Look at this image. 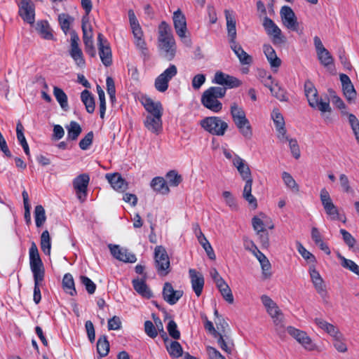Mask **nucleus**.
<instances>
[{
	"mask_svg": "<svg viewBox=\"0 0 359 359\" xmlns=\"http://www.w3.org/2000/svg\"><path fill=\"white\" fill-rule=\"evenodd\" d=\"M305 95L307 97L309 104L311 107L316 109L321 112V116L326 123L332 122L330 113L332 111L329 101L323 102L318 97V93L313 83L306 81L304 83Z\"/></svg>",
	"mask_w": 359,
	"mask_h": 359,
	"instance_id": "1",
	"label": "nucleus"
},
{
	"mask_svg": "<svg viewBox=\"0 0 359 359\" xmlns=\"http://www.w3.org/2000/svg\"><path fill=\"white\" fill-rule=\"evenodd\" d=\"M226 93V88L212 86L205 90L201 98V104L208 109L218 113L222 109V103L219 99L223 98Z\"/></svg>",
	"mask_w": 359,
	"mask_h": 359,
	"instance_id": "2",
	"label": "nucleus"
},
{
	"mask_svg": "<svg viewBox=\"0 0 359 359\" xmlns=\"http://www.w3.org/2000/svg\"><path fill=\"white\" fill-rule=\"evenodd\" d=\"M230 112L232 119L241 134L246 139L250 140L252 137V128L250 121L246 118L245 112L241 107L236 102L231 104Z\"/></svg>",
	"mask_w": 359,
	"mask_h": 359,
	"instance_id": "3",
	"label": "nucleus"
},
{
	"mask_svg": "<svg viewBox=\"0 0 359 359\" xmlns=\"http://www.w3.org/2000/svg\"><path fill=\"white\" fill-rule=\"evenodd\" d=\"M201 126L213 135L222 136L228 128L226 122L217 116H209L200 121Z\"/></svg>",
	"mask_w": 359,
	"mask_h": 359,
	"instance_id": "4",
	"label": "nucleus"
},
{
	"mask_svg": "<svg viewBox=\"0 0 359 359\" xmlns=\"http://www.w3.org/2000/svg\"><path fill=\"white\" fill-rule=\"evenodd\" d=\"M154 259L158 273L160 276H166L169 273L170 264L168 253L163 246L158 245L155 248Z\"/></svg>",
	"mask_w": 359,
	"mask_h": 359,
	"instance_id": "5",
	"label": "nucleus"
},
{
	"mask_svg": "<svg viewBox=\"0 0 359 359\" xmlns=\"http://www.w3.org/2000/svg\"><path fill=\"white\" fill-rule=\"evenodd\" d=\"M280 15L283 24L287 29L300 35L303 34V29L299 27L295 13L290 6H283L280 9Z\"/></svg>",
	"mask_w": 359,
	"mask_h": 359,
	"instance_id": "6",
	"label": "nucleus"
},
{
	"mask_svg": "<svg viewBox=\"0 0 359 359\" xmlns=\"http://www.w3.org/2000/svg\"><path fill=\"white\" fill-rule=\"evenodd\" d=\"M320 199L325 213L331 220L341 219L338 208L334 204L329 192L325 188L320 190Z\"/></svg>",
	"mask_w": 359,
	"mask_h": 359,
	"instance_id": "7",
	"label": "nucleus"
},
{
	"mask_svg": "<svg viewBox=\"0 0 359 359\" xmlns=\"http://www.w3.org/2000/svg\"><path fill=\"white\" fill-rule=\"evenodd\" d=\"M90 176L86 173L81 174L73 180L72 185L74 189L77 198L81 203L86 200Z\"/></svg>",
	"mask_w": 359,
	"mask_h": 359,
	"instance_id": "8",
	"label": "nucleus"
},
{
	"mask_svg": "<svg viewBox=\"0 0 359 359\" xmlns=\"http://www.w3.org/2000/svg\"><path fill=\"white\" fill-rule=\"evenodd\" d=\"M172 19L177 34L184 43L189 45L191 43V40L186 36L187 28L184 15L180 9H178L174 12Z\"/></svg>",
	"mask_w": 359,
	"mask_h": 359,
	"instance_id": "9",
	"label": "nucleus"
},
{
	"mask_svg": "<svg viewBox=\"0 0 359 359\" xmlns=\"http://www.w3.org/2000/svg\"><path fill=\"white\" fill-rule=\"evenodd\" d=\"M29 264L33 276L44 275L43 264L40 257L37 246L32 242L29 251Z\"/></svg>",
	"mask_w": 359,
	"mask_h": 359,
	"instance_id": "10",
	"label": "nucleus"
},
{
	"mask_svg": "<svg viewBox=\"0 0 359 359\" xmlns=\"http://www.w3.org/2000/svg\"><path fill=\"white\" fill-rule=\"evenodd\" d=\"M97 46L102 62L106 67L110 66L112 64L111 47L101 33H99L97 36Z\"/></svg>",
	"mask_w": 359,
	"mask_h": 359,
	"instance_id": "11",
	"label": "nucleus"
},
{
	"mask_svg": "<svg viewBox=\"0 0 359 359\" xmlns=\"http://www.w3.org/2000/svg\"><path fill=\"white\" fill-rule=\"evenodd\" d=\"M287 331L292 337L301 344L305 349L308 351H314L317 348L316 344L313 343L311 339L305 332L296 329L292 326L287 327Z\"/></svg>",
	"mask_w": 359,
	"mask_h": 359,
	"instance_id": "12",
	"label": "nucleus"
},
{
	"mask_svg": "<svg viewBox=\"0 0 359 359\" xmlns=\"http://www.w3.org/2000/svg\"><path fill=\"white\" fill-rule=\"evenodd\" d=\"M263 27L268 35L272 36V41L274 44L280 43L285 41L282 36L280 29L269 18L265 17L263 21Z\"/></svg>",
	"mask_w": 359,
	"mask_h": 359,
	"instance_id": "13",
	"label": "nucleus"
},
{
	"mask_svg": "<svg viewBox=\"0 0 359 359\" xmlns=\"http://www.w3.org/2000/svg\"><path fill=\"white\" fill-rule=\"evenodd\" d=\"M212 83L222 86V87L226 88V89L237 88L241 85V81L238 79L222 72L215 73Z\"/></svg>",
	"mask_w": 359,
	"mask_h": 359,
	"instance_id": "14",
	"label": "nucleus"
},
{
	"mask_svg": "<svg viewBox=\"0 0 359 359\" xmlns=\"http://www.w3.org/2000/svg\"><path fill=\"white\" fill-rule=\"evenodd\" d=\"M18 6V13L22 20L29 24H33L35 20V8L34 4L30 1L21 0Z\"/></svg>",
	"mask_w": 359,
	"mask_h": 359,
	"instance_id": "15",
	"label": "nucleus"
},
{
	"mask_svg": "<svg viewBox=\"0 0 359 359\" xmlns=\"http://www.w3.org/2000/svg\"><path fill=\"white\" fill-rule=\"evenodd\" d=\"M184 292L182 290H174L172 284L166 282L163 288V298L170 305L175 304L178 300L182 297Z\"/></svg>",
	"mask_w": 359,
	"mask_h": 359,
	"instance_id": "16",
	"label": "nucleus"
},
{
	"mask_svg": "<svg viewBox=\"0 0 359 359\" xmlns=\"http://www.w3.org/2000/svg\"><path fill=\"white\" fill-rule=\"evenodd\" d=\"M158 47L163 52V57L168 61L172 60L176 53V44L174 38L159 40Z\"/></svg>",
	"mask_w": 359,
	"mask_h": 359,
	"instance_id": "17",
	"label": "nucleus"
},
{
	"mask_svg": "<svg viewBox=\"0 0 359 359\" xmlns=\"http://www.w3.org/2000/svg\"><path fill=\"white\" fill-rule=\"evenodd\" d=\"M109 248L114 257L116 259L129 263H134L136 262V257L135 255L128 252L127 250L121 248L117 245H109Z\"/></svg>",
	"mask_w": 359,
	"mask_h": 359,
	"instance_id": "18",
	"label": "nucleus"
},
{
	"mask_svg": "<svg viewBox=\"0 0 359 359\" xmlns=\"http://www.w3.org/2000/svg\"><path fill=\"white\" fill-rule=\"evenodd\" d=\"M233 165L236 168L243 180L252 179V174L248 164L238 155L235 154L232 161Z\"/></svg>",
	"mask_w": 359,
	"mask_h": 359,
	"instance_id": "19",
	"label": "nucleus"
},
{
	"mask_svg": "<svg viewBox=\"0 0 359 359\" xmlns=\"http://www.w3.org/2000/svg\"><path fill=\"white\" fill-rule=\"evenodd\" d=\"M193 290L197 297L201 296L204 286V278L202 273L191 269L189 271Z\"/></svg>",
	"mask_w": 359,
	"mask_h": 359,
	"instance_id": "20",
	"label": "nucleus"
},
{
	"mask_svg": "<svg viewBox=\"0 0 359 359\" xmlns=\"http://www.w3.org/2000/svg\"><path fill=\"white\" fill-rule=\"evenodd\" d=\"M339 77L344 96L349 102L354 100L356 97V91L350 78L345 74H341Z\"/></svg>",
	"mask_w": 359,
	"mask_h": 359,
	"instance_id": "21",
	"label": "nucleus"
},
{
	"mask_svg": "<svg viewBox=\"0 0 359 359\" xmlns=\"http://www.w3.org/2000/svg\"><path fill=\"white\" fill-rule=\"evenodd\" d=\"M106 178L113 189L117 191L124 192L128 189V182L118 172L108 173L106 175Z\"/></svg>",
	"mask_w": 359,
	"mask_h": 359,
	"instance_id": "22",
	"label": "nucleus"
},
{
	"mask_svg": "<svg viewBox=\"0 0 359 359\" xmlns=\"http://www.w3.org/2000/svg\"><path fill=\"white\" fill-rule=\"evenodd\" d=\"M147 274H144V278H135L132 280L134 290L142 297L150 299L153 293L148 285L146 284Z\"/></svg>",
	"mask_w": 359,
	"mask_h": 359,
	"instance_id": "23",
	"label": "nucleus"
},
{
	"mask_svg": "<svg viewBox=\"0 0 359 359\" xmlns=\"http://www.w3.org/2000/svg\"><path fill=\"white\" fill-rule=\"evenodd\" d=\"M309 273L311 281L317 292L322 297L325 296L327 293L324 281L320 276L319 272L316 269L315 266H310Z\"/></svg>",
	"mask_w": 359,
	"mask_h": 359,
	"instance_id": "24",
	"label": "nucleus"
},
{
	"mask_svg": "<svg viewBox=\"0 0 359 359\" xmlns=\"http://www.w3.org/2000/svg\"><path fill=\"white\" fill-rule=\"evenodd\" d=\"M142 103L145 109L149 112V116H162L163 107L159 102H154L150 97H142Z\"/></svg>",
	"mask_w": 359,
	"mask_h": 359,
	"instance_id": "25",
	"label": "nucleus"
},
{
	"mask_svg": "<svg viewBox=\"0 0 359 359\" xmlns=\"http://www.w3.org/2000/svg\"><path fill=\"white\" fill-rule=\"evenodd\" d=\"M225 18L226 20V29L228 33V36L229 38V43L233 44L236 43V20L228 10H225Z\"/></svg>",
	"mask_w": 359,
	"mask_h": 359,
	"instance_id": "26",
	"label": "nucleus"
},
{
	"mask_svg": "<svg viewBox=\"0 0 359 359\" xmlns=\"http://www.w3.org/2000/svg\"><path fill=\"white\" fill-rule=\"evenodd\" d=\"M144 124L153 133L158 134L162 130L161 116H147L144 121Z\"/></svg>",
	"mask_w": 359,
	"mask_h": 359,
	"instance_id": "27",
	"label": "nucleus"
},
{
	"mask_svg": "<svg viewBox=\"0 0 359 359\" xmlns=\"http://www.w3.org/2000/svg\"><path fill=\"white\" fill-rule=\"evenodd\" d=\"M231 49L234 52L236 55L238 57L241 65H250L252 63V57L247 53L237 43H233L230 45Z\"/></svg>",
	"mask_w": 359,
	"mask_h": 359,
	"instance_id": "28",
	"label": "nucleus"
},
{
	"mask_svg": "<svg viewBox=\"0 0 359 359\" xmlns=\"http://www.w3.org/2000/svg\"><path fill=\"white\" fill-rule=\"evenodd\" d=\"M263 50L267 60L272 68H278L281 65V60L277 57L275 50L269 44H264Z\"/></svg>",
	"mask_w": 359,
	"mask_h": 359,
	"instance_id": "29",
	"label": "nucleus"
},
{
	"mask_svg": "<svg viewBox=\"0 0 359 359\" xmlns=\"http://www.w3.org/2000/svg\"><path fill=\"white\" fill-rule=\"evenodd\" d=\"M317 56L322 65L330 72H333L334 70V59L327 49L317 53Z\"/></svg>",
	"mask_w": 359,
	"mask_h": 359,
	"instance_id": "30",
	"label": "nucleus"
},
{
	"mask_svg": "<svg viewBox=\"0 0 359 359\" xmlns=\"http://www.w3.org/2000/svg\"><path fill=\"white\" fill-rule=\"evenodd\" d=\"M245 181V184L243 191V196L253 208H256L257 207V199L251 194L252 178L246 180Z\"/></svg>",
	"mask_w": 359,
	"mask_h": 359,
	"instance_id": "31",
	"label": "nucleus"
},
{
	"mask_svg": "<svg viewBox=\"0 0 359 359\" xmlns=\"http://www.w3.org/2000/svg\"><path fill=\"white\" fill-rule=\"evenodd\" d=\"M36 29L42 38L46 40H53L54 36L50 25L46 20L39 21L36 24Z\"/></svg>",
	"mask_w": 359,
	"mask_h": 359,
	"instance_id": "32",
	"label": "nucleus"
},
{
	"mask_svg": "<svg viewBox=\"0 0 359 359\" xmlns=\"http://www.w3.org/2000/svg\"><path fill=\"white\" fill-rule=\"evenodd\" d=\"M81 100L84 104L86 111L89 114L93 113L95 111V100L92 93L88 90H83L81 94Z\"/></svg>",
	"mask_w": 359,
	"mask_h": 359,
	"instance_id": "33",
	"label": "nucleus"
},
{
	"mask_svg": "<svg viewBox=\"0 0 359 359\" xmlns=\"http://www.w3.org/2000/svg\"><path fill=\"white\" fill-rule=\"evenodd\" d=\"M53 95L61 108L65 111H67L69 110L68 98L64 90L57 86H54Z\"/></svg>",
	"mask_w": 359,
	"mask_h": 359,
	"instance_id": "34",
	"label": "nucleus"
},
{
	"mask_svg": "<svg viewBox=\"0 0 359 359\" xmlns=\"http://www.w3.org/2000/svg\"><path fill=\"white\" fill-rule=\"evenodd\" d=\"M151 187L154 191L162 194H167L170 191L165 180L161 177H154L151 182Z\"/></svg>",
	"mask_w": 359,
	"mask_h": 359,
	"instance_id": "35",
	"label": "nucleus"
},
{
	"mask_svg": "<svg viewBox=\"0 0 359 359\" xmlns=\"http://www.w3.org/2000/svg\"><path fill=\"white\" fill-rule=\"evenodd\" d=\"M24 127L21 122H18L16 126V133H17V139L20 144H21L22 147L23 148V150L25 153V154L28 156V158H30V152H29V145L27 144V142L25 139V137L23 133Z\"/></svg>",
	"mask_w": 359,
	"mask_h": 359,
	"instance_id": "36",
	"label": "nucleus"
},
{
	"mask_svg": "<svg viewBox=\"0 0 359 359\" xmlns=\"http://www.w3.org/2000/svg\"><path fill=\"white\" fill-rule=\"evenodd\" d=\"M314 322L320 328L325 331L332 337H337V335H339L338 329L333 325L327 323L323 319L316 318H315Z\"/></svg>",
	"mask_w": 359,
	"mask_h": 359,
	"instance_id": "37",
	"label": "nucleus"
},
{
	"mask_svg": "<svg viewBox=\"0 0 359 359\" xmlns=\"http://www.w3.org/2000/svg\"><path fill=\"white\" fill-rule=\"evenodd\" d=\"M62 287L64 290L71 296L76 294L73 276L70 273H66L62 279Z\"/></svg>",
	"mask_w": 359,
	"mask_h": 359,
	"instance_id": "38",
	"label": "nucleus"
},
{
	"mask_svg": "<svg viewBox=\"0 0 359 359\" xmlns=\"http://www.w3.org/2000/svg\"><path fill=\"white\" fill-rule=\"evenodd\" d=\"M68 140H76L82 132L80 125L76 121H71L69 126H67Z\"/></svg>",
	"mask_w": 359,
	"mask_h": 359,
	"instance_id": "39",
	"label": "nucleus"
},
{
	"mask_svg": "<svg viewBox=\"0 0 359 359\" xmlns=\"http://www.w3.org/2000/svg\"><path fill=\"white\" fill-rule=\"evenodd\" d=\"M166 349L172 358H178L183 355V349L181 344L177 341H172L165 344Z\"/></svg>",
	"mask_w": 359,
	"mask_h": 359,
	"instance_id": "40",
	"label": "nucleus"
},
{
	"mask_svg": "<svg viewBox=\"0 0 359 359\" xmlns=\"http://www.w3.org/2000/svg\"><path fill=\"white\" fill-rule=\"evenodd\" d=\"M158 41L168 38H174L171 27L165 21H162L158 27Z\"/></svg>",
	"mask_w": 359,
	"mask_h": 359,
	"instance_id": "41",
	"label": "nucleus"
},
{
	"mask_svg": "<svg viewBox=\"0 0 359 359\" xmlns=\"http://www.w3.org/2000/svg\"><path fill=\"white\" fill-rule=\"evenodd\" d=\"M197 237H198L199 243L204 248L208 257L212 260H215L216 258V256L214 252V250H213L210 243H209V241L206 239V238L205 237V236L203 234V233L201 231H199V235H197Z\"/></svg>",
	"mask_w": 359,
	"mask_h": 359,
	"instance_id": "42",
	"label": "nucleus"
},
{
	"mask_svg": "<svg viewBox=\"0 0 359 359\" xmlns=\"http://www.w3.org/2000/svg\"><path fill=\"white\" fill-rule=\"evenodd\" d=\"M109 351V343L105 335L100 337L97 342V352L100 357H105Z\"/></svg>",
	"mask_w": 359,
	"mask_h": 359,
	"instance_id": "43",
	"label": "nucleus"
},
{
	"mask_svg": "<svg viewBox=\"0 0 359 359\" xmlns=\"http://www.w3.org/2000/svg\"><path fill=\"white\" fill-rule=\"evenodd\" d=\"M33 277L34 280L33 300L35 304H38L41 299L40 285L41 283L43 280L44 275H35L33 276Z\"/></svg>",
	"mask_w": 359,
	"mask_h": 359,
	"instance_id": "44",
	"label": "nucleus"
},
{
	"mask_svg": "<svg viewBox=\"0 0 359 359\" xmlns=\"http://www.w3.org/2000/svg\"><path fill=\"white\" fill-rule=\"evenodd\" d=\"M40 245L41 250L46 254L49 255L50 253L51 242L50 236L48 230H45L41 235Z\"/></svg>",
	"mask_w": 359,
	"mask_h": 359,
	"instance_id": "45",
	"label": "nucleus"
},
{
	"mask_svg": "<svg viewBox=\"0 0 359 359\" xmlns=\"http://www.w3.org/2000/svg\"><path fill=\"white\" fill-rule=\"evenodd\" d=\"M337 257L341 260V265L356 275L359 276V266L352 260L345 258L341 254H337Z\"/></svg>",
	"mask_w": 359,
	"mask_h": 359,
	"instance_id": "46",
	"label": "nucleus"
},
{
	"mask_svg": "<svg viewBox=\"0 0 359 359\" xmlns=\"http://www.w3.org/2000/svg\"><path fill=\"white\" fill-rule=\"evenodd\" d=\"M35 223L37 227L43 226L46 219V212L43 207L38 205L34 209Z\"/></svg>",
	"mask_w": 359,
	"mask_h": 359,
	"instance_id": "47",
	"label": "nucleus"
},
{
	"mask_svg": "<svg viewBox=\"0 0 359 359\" xmlns=\"http://www.w3.org/2000/svg\"><path fill=\"white\" fill-rule=\"evenodd\" d=\"M69 54L79 67H83L85 65L86 62L83 53L79 47L71 48Z\"/></svg>",
	"mask_w": 359,
	"mask_h": 359,
	"instance_id": "48",
	"label": "nucleus"
},
{
	"mask_svg": "<svg viewBox=\"0 0 359 359\" xmlns=\"http://www.w3.org/2000/svg\"><path fill=\"white\" fill-rule=\"evenodd\" d=\"M271 93L272 95L279 100L280 102H287L288 98L287 97L286 90L282 88L278 83L273 85V88H271Z\"/></svg>",
	"mask_w": 359,
	"mask_h": 359,
	"instance_id": "49",
	"label": "nucleus"
},
{
	"mask_svg": "<svg viewBox=\"0 0 359 359\" xmlns=\"http://www.w3.org/2000/svg\"><path fill=\"white\" fill-rule=\"evenodd\" d=\"M58 21L62 30L67 34L69 29L70 24L73 18L67 13H61L58 15Z\"/></svg>",
	"mask_w": 359,
	"mask_h": 359,
	"instance_id": "50",
	"label": "nucleus"
},
{
	"mask_svg": "<svg viewBox=\"0 0 359 359\" xmlns=\"http://www.w3.org/2000/svg\"><path fill=\"white\" fill-rule=\"evenodd\" d=\"M344 115H348V121L351 128L355 135L356 140L359 142V121L356 116L353 114H348L346 111H342Z\"/></svg>",
	"mask_w": 359,
	"mask_h": 359,
	"instance_id": "51",
	"label": "nucleus"
},
{
	"mask_svg": "<svg viewBox=\"0 0 359 359\" xmlns=\"http://www.w3.org/2000/svg\"><path fill=\"white\" fill-rule=\"evenodd\" d=\"M166 179L170 186L177 187L182 181V177L175 170H170L166 175Z\"/></svg>",
	"mask_w": 359,
	"mask_h": 359,
	"instance_id": "52",
	"label": "nucleus"
},
{
	"mask_svg": "<svg viewBox=\"0 0 359 359\" xmlns=\"http://www.w3.org/2000/svg\"><path fill=\"white\" fill-rule=\"evenodd\" d=\"M282 178L284 181V183L288 188L291 189L295 192L299 191L298 184L296 183L295 180L290 173L283 172L282 174Z\"/></svg>",
	"mask_w": 359,
	"mask_h": 359,
	"instance_id": "53",
	"label": "nucleus"
},
{
	"mask_svg": "<svg viewBox=\"0 0 359 359\" xmlns=\"http://www.w3.org/2000/svg\"><path fill=\"white\" fill-rule=\"evenodd\" d=\"M169 81H170L160 74L155 79L154 86L158 91L163 93L168 88Z\"/></svg>",
	"mask_w": 359,
	"mask_h": 359,
	"instance_id": "54",
	"label": "nucleus"
},
{
	"mask_svg": "<svg viewBox=\"0 0 359 359\" xmlns=\"http://www.w3.org/2000/svg\"><path fill=\"white\" fill-rule=\"evenodd\" d=\"M297 250L298 252H299V254L303 257V258L304 259H306L307 262H316V257L315 256L311 253L310 252H309L303 245L301 243L299 242H297Z\"/></svg>",
	"mask_w": 359,
	"mask_h": 359,
	"instance_id": "55",
	"label": "nucleus"
},
{
	"mask_svg": "<svg viewBox=\"0 0 359 359\" xmlns=\"http://www.w3.org/2000/svg\"><path fill=\"white\" fill-rule=\"evenodd\" d=\"M81 283L85 286V288L88 294H93L96 290V285L87 276H80Z\"/></svg>",
	"mask_w": 359,
	"mask_h": 359,
	"instance_id": "56",
	"label": "nucleus"
},
{
	"mask_svg": "<svg viewBox=\"0 0 359 359\" xmlns=\"http://www.w3.org/2000/svg\"><path fill=\"white\" fill-rule=\"evenodd\" d=\"M167 330L169 335L174 339L177 340L180 338V332L177 329V323L170 320L167 325Z\"/></svg>",
	"mask_w": 359,
	"mask_h": 359,
	"instance_id": "57",
	"label": "nucleus"
},
{
	"mask_svg": "<svg viewBox=\"0 0 359 359\" xmlns=\"http://www.w3.org/2000/svg\"><path fill=\"white\" fill-rule=\"evenodd\" d=\"M272 318L273 320V323L275 324L276 330L277 333L278 334V335L280 337H282L285 332V326H284V323H283V318H284L283 314L282 313V314L277 316L275 318Z\"/></svg>",
	"mask_w": 359,
	"mask_h": 359,
	"instance_id": "58",
	"label": "nucleus"
},
{
	"mask_svg": "<svg viewBox=\"0 0 359 359\" xmlns=\"http://www.w3.org/2000/svg\"><path fill=\"white\" fill-rule=\"evenodd\" d=\"M219 347L226 353L230 354L232 351L233 343L226 341L221 333L216 337Z\"/></svg>",
	"mask_w": 359,
	"mask_h": 359,
	"instance_id": "59",
	"label": "nucleus"
},
{
	"mask_svg": "<svg viewBox=\"0 0 359 359\" xmlns=\"http://www.w3.org/2000/svg\"><path fill=\"white\" fill-rule=\"evenodd\" d=\"M271 117L273 120L276 128H280L282 130L285 126V121L283 115L279 112L278 110H273L271 114Z\"/></svg>",
	"mask_w": 359,
	"mask_h": 359,
	"instance_id": "60",
	"label": "nucleus"
},
{
	"mask_svg": "<svg viewBox=\"0 0 359 359\" xmlns=\"http://www.w3.org/2000/svg\"><path fill=\"white\" fill-rule=\"evenodd\" d=\"M93 137L94 135L93 131H90L89 133H88L86 135L80 140L79 147L82 150L88 149L93 143Z\"/></svg>",
	"mask_w": 359,
	"mask_h": 359,
	"instance_id": "61",
	"label": "nucleus"
},
{
	"mask_svg": "<svg viewBox=\"0 0 359 359\" xmlns=\"http://www.w3.org/2000/svg\"><path fill=\"white\" fill-rule=\"evenodd\" d=\"M339 183L342 191L344 193H353V190L350 186V182L348 177L345 174H341L339 175Z\"/></svg>",
	"mask_w": 359,
	"mask_h": 359,
	"instance_id": "62",
	"label": "nucleus"
},
{
	"mask_svg": "<svg viewBox=\"0 0 359 359\" xmlns=\"http://www.w3.org/2000/svg\"><path fill=\"white\" fill-rule=\"evenodd\" d=\"M206 77L205 74H198L194 76L191 81L192 88L194 90H199L205 82Z\"/></svg>",
	"mask_w": 359,
	"mask_h": 359,
	"instance_id": "63",
	"label": "nucleus"
},
{
	"mask_svg": "<svg viewBox=\"0 0 359 359\" xmlns=\"http://www.w3.org/2000/svg\"><path fill=\"white\" fill-rule=\"evenodd\" d=\"M144 332L149 337L152 339L156 337L158 335V331L151 320H146L144 322Z\"/></svg>",
	"mask_w": 359,
	"mask_h": 359,
	"instance_id": "64",
	"label": "nucleus"
}]
</instances>
